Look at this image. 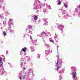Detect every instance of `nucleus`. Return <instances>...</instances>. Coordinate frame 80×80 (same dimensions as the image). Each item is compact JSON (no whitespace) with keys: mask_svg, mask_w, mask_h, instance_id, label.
<instances>
[{"mask_svg":"<svg viewBox=\"0 0 80 80\" xmlns=\"http://www.w3.org/2000/svg\"><path fill=\"white\" fill-rule=\"evenodd\" d=\"M12 19H10L8 21V23L9 27L10 28L11 27V25H13V24L12 23Z\"/></svg>","mask_w":80,"mask_h":80,"instance_id":"obj_1","label":"nucleus"},{"mask_svg":"<svg viewBox=\"0 0 80 80\" xmlns=\"http://www.w3.org/2000/svg\"><path fill=\"white\" fill-rule=\"evenodd\" d=\"M56 64L58 66L57 68L56 69V71H58V68H59L58 67V59L57 62L56 63Z\"/></svg>","mask_w":80,"mask_h":80,"instance_id":"obj_2","label":"nucleus"},{"mask_svg":"<svg viewBox=\"0 0 80 80\" xmlns=\"http://www.w3.org/2000/svg\"><path fill=\"white\" fill-rule=\"evenodd\" d=\"M72 75L73 78H75L77 77V73H76V72H73L72 73Z\"/></svg>","mask_w":80,"mask_h":80,"instance_id":"obj_3","label":"nucleus"},{"mask_svg":"<svg viewBox=\"0 0 80 80\" xmlns=\"http://www.w3.org/2000/svg\"><path fill=\"white\" fill-rule=\"evenodd\" d=\"M37 19H38V16H34V20H37Z\"/></svg>","mask_w":80,"mask_h":80,"instance_id":"obj_4","label":"nucleus"},{"mask_svg":"<svg viewBox=\"0 0 80 80\" xmlns=\"http://www.w3.org/2000/svg\"><path fill=\"white\" fill-rule=\"evenodd\" d=\"M46 35V33L45 32H43L41 33V35L42 36H44V35Z\"/></svg>","mask_w":80,"mask_h":80,"instance_id":"obj_5","label":"nucleus"},{"mask_svg":"<svg viewBox=\"0 0 80 80\" xmlns=\"http://www.w3.org/2000/svg\"><path fill=\"white\" fill-rule=\"evenodd\" d=\"M26 50H27V48H23L22 49V51L23 52H25Z\"/></svg>","mask_w":80,"mask_h":80,"instance_id":"obj_6","label":"nucleus"},{"mask_svg":"<svg viewBox=\"0 0 80 80\" xmlns=\"http://www.w3.org/2000/svg\"><path fill=\"white\" fill-rule=\"evenodd\" d=\"M36 58L37 59L40 58V55L38 54L36 56Z\"/></svg>","mask_w":80,"mask_h":80,"instance_id":"obj_7","label":"nucleus"},{"mask_svg":"<svg viewBox=\"0 0 80 80\" xmlns=\"http://www.w3.org/2000/svg\"><path fill=\"white\" fill-rule=\"evenodd\" d=\"M3 64V62H2V61H0V67H2V65Z\"/></svg>","mask_w":80,"mask_h":80,"instance_id":"obj_8","label":"nucleus"},{"mask_svg":"<svg viewBox=\"0 0 80 80\" xmlns=\"http://www.w3.org/2000/svg\"><path fill=\"white\" fill-rule=\"evenodd\" d=\"M3 34L4 35H7V33H6V32H5L4 31V32H3Z\"/></svg>","mask_w":80,"mask_h":80,"instance_id":"obj_9","label":"nucleus"},{"mask_svg":"<svg viewBox=\"0 0 80 80\" xmlns=\"http://www.w3.org/2000/svg\"><path fill=\"white\" fill-rule=\"evenodd\" d=\"M64 6L65 7V8L67 7H68V5L66 4H64Z\"/></svg>","mask_w":80,"mask_h":80,"instance_id":"obj_10","label":"nucleus"},{"mask_svg":"<svg viewBox=\"0 0 80 80\" xmlns=\"http://www.w3.org/2000/svg\"><path fill=\"white\" fill-rule=\"evenodd\" d=\"M30 38L31 40H33V39L32 38V36H30Z\"/></svg>","mask_w":80,"mask_h":80,"instance_id":"obj_11","label":"nucleus"},{"mask_svg":"<svg viewBox=\"0 0 80 80\" xmlns=\"http://www.w3.org/2000/svg\"><path fill=\"white\" fill-rule=\"evenodd\" d=\"M50 42H53V40H50Z\"/></svg>","mask_w":80,"mask_h":80,"instance_id":"obj_12","label":"nucleus"},{"mask_svg":"<svg viewBox=\"0 0 80 80\" xmlns=\"http://www.w3.org/2000/svg\"><path fill=\"white\" fill-rule=\"evenodd\" d=\"M0 62H2V58L0 57Z\"/></svg>","mask_w":80,"mask_h":80,"instance_id":"obj_13","label":"nucleus"},{"mask_svg":"<svg viewBox=\"0 0 80 80\" xmlns=\"http://www.w3.org/2000/svg\"><path fill=\"white\" fill-rule=\"evenodd\" d=\"M58 3L59 5H60V4H61V2H58Z\"/></svg>","mask_w":80,"mask_h":80,"instance_id":"obj_14","label":"nucleus"},{"mask_svg":"<svg viewBox=\"0 0 80 80\" xmlns=\"http://www.w3.org/2000/svg\"><path fill=\"white\" fill-rule=\"evenodd\" d=\"M23 78V79L24 80H25V77H22Z\"/></svg>","mask_w":80,"mask_h":80,"instance_id":"obj_15","label":"nucleus"},{"mask_svg":"<svg viewBox=\"0 0 80 80\" xmlns=\"http://www.w3.org/2000/svg\"><path fill=\"white\" fill-rule=\"evenodd\" d=\"M28 27H32V26H30V25H29L28 26Z\"/></svg>","mask_w":80,"mask_h":80,"instance_id":"obj_16","label":"nucleus"},{"mask_svg":"<svg viewBox=\"0 0 80 80\" xmlns=\"http://www.w3.org/2000/svg\"><path fill=\"white\" fill-rule=\"evenodd\" d=\"M79 9H80V5H79Z\"/></svg>","mask_w":80,"mask_h":80,"instance_id":"obj_17","label":"nucleus"},{"mask_svg":"<svg viewBox=\"0 0 80 80\" xmlns=\"http://www.w3.org/2000/svg\"><path fill=\"white\" fill-rule=\"evenodd\" d=\"M45 52H47V51H45Z\"/></svg>","mask_w":80,"mask_h":80,"instance_id":"obj_18","label":"nucleus"},{"mask_svg":"<svg viewBox=\"0 0 80 80\" xmlns=\"http://www.w3.org/2000/svg\"><path fill=\"white\" fill-rule=\"evenodd\" d=\"M3 23H4L5 22V21H3Z\"/></svg>","mask_w":80,"mask_h":80,"instance_id":"obj_19","label":"nucleus"},{"mask_svg":"<svg viewBox=\"0 0 80 80\" xmlns=\"http://www.w3.org/2000/svg\"><path fill=\"white\" fill-rule=\"evenodd\" d=\"M21 80V77H20V80Z\"/></svg>","mask_w":80,"mask_h":80,"instance_id":"obj_20","label":"nucleus"},{"mask_svg":"<svg viewBox=\"0 0 80 80\" xmlns=\"http://www.w3.org/2000/svg\"><path fill=\"white\" fill-rule=\"evenodd\" d=\"M25 67L24 68V70H25Z\"/></svg>","mask_w":80,"mask_h":80,"instance_id":"obj_21","label":"nucleus"},{"mask_svg":"<svg viewBox=\"0 0 80 80\" xmlns=\"http://www.w3.org/2000/svg\"><path fill=\"white\" fill-rule=\"evenodd\" d=\"M46 54H47V53H46Z\"/></svg>","mask_w":80,"mask_h":80,"instance_id":"obj_22","label":"nucleus"},{"mask_svg":"<svg viewBox=\"0 0 80 80\" xmlns=\"http://www.w3.org/2000/svg\"><path fill=\"white\" fill-rule=\"evenodd\" d=\"M80 1V0H79Z\"/></svg>","mask_w":80,"mask_h":80,"instance_id":"obj_23","label":"nucleus"}]
</instances>
